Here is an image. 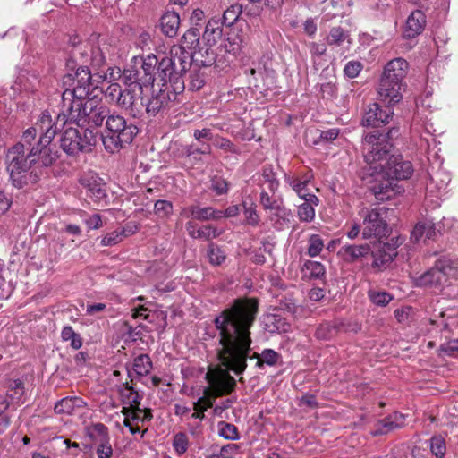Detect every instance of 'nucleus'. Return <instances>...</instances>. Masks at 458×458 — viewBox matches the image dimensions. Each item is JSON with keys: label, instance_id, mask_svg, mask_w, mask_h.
<instances>
[{"label": "nucleus", "instance_id": "a211bd4d", "mask_svg": "<svg viewBox=\"0 0 458 458\" xmlns=\"http://www.w3.org/2000/svg\"><path fill=\"white\" fill-rule=\"evenodd\" d=\"M81 184L87 190L88 196L95 202H101L107 198L106 185L97 174H87L81 178Z\"/></svg>", "mask_w": 458, "mask_h": 458}, {"label": "nucleus", "instance_id": "39448f33", "mask_svg": "<svg viewBox=\"0 0 458 458\" xmlns=\"http://www.w3.org/2000/svg\"><path fill=\"white\" fill-rule=\"evenodd\" d=\"M138 133L139 129L136 125L128 123L123 115L114 112L109 120H106L102 142L105 149L114 154L131 144Z\"/></svg>", "mask_w": 458, "mask_h": 458}, {"label": "nucleus", "instance_id": "473e14b6", "mask_svg": "<svg viewBox=\"0 0 458 458\" xmlns=\"http://www.w3.org/2000/svg\"><path fill=\"white\" fill-rule=\"evenodd\" d=\"M319 199L317 196H310L302 204L298 206L297 216L301 222H311L315 218V207L318 206Z\"/></svg>", "mask_w": 458, "mask_h": 458}, {"label": "nucleus", "instance_id": "49530a36", "mask_svg": "<svg viewBox=\"0 0 458 458\" xmlns=\"http://www.w3.org/2000/svg\"><path fill=\"white\" fill-rule=\"evenodd\" d=\"M199 30L197 28H191L189 29L182 36V45L179 46L180 47H183L185 50L186 48L191 50L195 49V47L199 45Z\"/></svg>", "mask_w": 458, "mask_h": 458}, {"label": "nucleus", "instance_id": "58836bf2", "mask_svg": "<svg viewBox=\"0 0 458 458\" xmlns=\"http://www.w3.org/2000/svg\"><path fill=\"white\" fill-rule=\"evenodd\" d=\"M222 25L223 22H220L218 19L209 20L203 33L204 39L209 44H215L216 39L220 38L222 36Z\"/></svg>", "mask_w": 458, "mask_h": 458}, {"label": "nucleus", "instance_id": "37998d69", "mask_svg": "<svg viewBox=\"0 0 458 458\" xmlns=\"http://www.w3.org/2000/svg\"><path fill=\"white\" fill-rule=\"evenodd\" d=\"M152 369V361L148 354H140L133 360V370L140 376H147Z\"/></svg>", "mask_w": 458, "mask_h": 458}, {"label": "nucleus", "instance_id": "a19ab883", "mask_svg": "<svg viewBox=\"0 0 458 458\" xmlns=\"http://www.w3.org/2000/svg\"><path fill=\"white\" fill-rule=\"evenodd\" d=\"M349 38L348 31L344 30L340 26H335L330 29L327 36L326 37L327 45L329 47H340L345 40Z\"/></svg>", "mask_w": 458, "mask_h": 458}, {"label": "nucleus", "instance_id": "6ab92c4d", "mask_svg": "<svg viewBox=\"0 0 458 458\" xmlns=\"http://www.w3.org/2000/svg\"><path fill=\"white\" fill-rule=\"evenodd\" d=\"M338 254L346 263H363L370 254V246L367 243L344 244L340 248Z\"/></svg>", "mask_w": 458, "mask_h": 458}, {"label": "nucleus", "instance_id": "b1692460", "mask_svg": "<svg viewBox=\"0 0 458 458\" xmlns=\"http://www.w3.org/2000/svg\"><path fill=\"white\" fill-rule=\"evenodd\" d=\"M426 25V15L420 10L413 11L406 21L403 35L407 38H413L420 35Z\"/></svg>", "mask_w": 458, "mask_h": 458}, {"label": "nucleus", "instance_id": "6e6552de", "mask_svg": "<svg viewBox=\"0 0 458 458\" xmlns=\"http://www.w3.org/2000/svg\"><path fill=\"white\" fill-rule=\"evenodd\" d=\"M17 149L9 148L6 154V161L8 163L7 170L9 172L12 185L16 189L24 188L29 182L36 183L42 176L41 171L31 169L27 164L26 159H22Z\"/></svg>", "mask_w": 458, "mask_h": 458}, {"label": "nucleus", "instance_id": "603ef678", "mask_svg": "<svg viewBox=\"0 0 458 458\" xmlns=\"http://www.w3.org/2000/svg\"><path fill=\"white\" fill-rule=\"evenodd\" d=\"M207 256L209 263L214 266L221 265L226 257L221 248L215 243H210L208 246Z\"/></svg>", "mask_w": 458, "mask_h": 458}, {"label": "nucleus", "instance_id": "8fccbe9b", "mask_svg": "<svg viewBox=\"0 0 458 458\" xmlns=\"http://www.w3.org/2000/svg\"><path fill=\"white\" fill-rule=\"evenodd\" d=\"M7 387V395L10 400L19 403L24 394L23 383L20 379L10 380Z\"/></svg>", "mask_w": 458, "mask_h": 458}, {"label": "nucleus", "instance_id": "7c9ffc66", "mask_svg": "<svg viewBox=\"0 0 458 458\" xmlns=\"http://www.w3.org/2000/svg\"><path fill=\"white\" fill-rule=\"evenodd\" d=\"M260 203L264 209L270 210L277 216H284L289 214V211L283 206L281 199L272 197L266 191L260 193Z\"/></svg>", "mask_w": 458, "mask_h": 458}, {"label": "nucleus", "instance_id": "4c0bfd02", "mask_svg": "<svg viewBox=\"0 0 458 458\" xmlns=\"http://www.w3.org/2000/svg\"><path fill=\"white\" fill-rule=\"evenodd\" d=\"M301 272L303 276L309 279H321L325 276L326 269L320 262L307 260L301 267Z\"/></svg>", "mask_w": 458, "mask_h": 458}, {"label": "nucleus", "instance_id": "de8ad7c7", "mask_svg": "<svg viewBox=\"0 0 458 458\" xmlns=\"http://www.w3.org/2000/svg\"><path fill=\"white\" fill-rule=\"evenodd\" d=\"M121 79L123 82L128 86L137 84L139 85L140 89H142V87L144 86L140 80V72L133 66L128 67L122 71Z\"/></svg>", "mask_w": 458, "mask_h": 458}, {"label": "nucleus", "instance_id": "2f4dec72", "mask_svg": "<svg viewBox=\"0 0 458 458\" xmlns=\"http://www.w3.org/2000/svg\"><path fill=\"white\" fill-rule=\"evenodd\" d=\"M436 262L437 267L444 274L445 280L448 277L458 278V257L443 256Z\"/></svg>", "mask_w": 458, "mask_h": 458}, {"label": "nucleus", "instance_id": "bf43d9fd", "mask_svg": "<svg viewBox=\"0 0 458 458\" xmlns=\"http://www.w3.org/2000/svg\"><path fill=\"white\" fill-rule=\"evenodd\" d=\"M264 182L268 183V189L270 191L275 192L277 191L279 186V182L276 178V174L273 170L272 165H265L262 168L261 174Z\"/></svg>", "mask_w": 458, "mask_h": 458}, {"label": "nucleus", "instance_id": "1a4fd4ad", "mask_svg": "<svg viewBox=\"0 0 458 458\" xmlns=\"http://www.w3.org/2000/svg\"><path fill=\"white\" fill-rule=\"evenodd\" d=\"M97 142V136L92 130L84 129L82 134L78 129L69 127L64 130L60 139L61 148L69 156L88 153Z\"/></svg>", "mask_w": 458, "mask_h": 458}, {"label": "nucleus", "instance_id": "2eb2a0df", "mask_svg": "<svg viewBox=\"0 0 458 458\" xmlns=\"http://www.w3.org/2000/svg\"><path fill=\"white\" fill-rule=\"evenodd\" d=\"M413 171V165L410 161L403 160L400 155H391L388 161H386L384 170L377 177L407 180L412 175Z\"/></svg>", "mask_w": 458, "mask_h": 458}, {"label": "nucleus", "instance_id": "f8f14e48", "mask_svg": "<svg viewBox=\"0 0 458 458\" xmlns=\"http://www.w3.org/2000/svg\"><path fill=\"white\" fill-rule=\"evenodd\" d=\"M64 92L85 99L93 89L91 72L89 67L77 68L74 74L68 73L63 78Z\"/></svg>", "mask_w": 458, "mask_h": 458}, {"label": "nucleus", "instance_id": "72a5a7b5", "mask_svg": "<svg viewBox=\"0 0 458 458\" xmlns=\"http://www.w3.org/2000/svg\"><path fill=\"white\" fill-rule=\"evenodd\" d=\"M312 177L311 172H307L301 176L284 174V182L295 193H300L301 189L304 186H308Z\"/></svg>", "mask_w": 458, "mask_h": 458}, {"label": "nucleus", "instance_id": "9d476101", "mask_svg": "<svg viewBox=\"0 0 458 458\" xmlns=\"http://www.w3.org/2000/svg\"><path fill=\"white\" fill-rule=\"evenodd\" d=\"M85 99L77 98L70 93L63 92L60 104V112L56 117V122L52 123L53 127L56 125L58 131L67 123H74L81 126L82 119L85 118V111L89 108V103Z\"/></svg>", "mask_w": 458, "mask_h": 458}, {"label": "nucleus", "instance_id": "c9c22d12", "mask_svg": "<svg viewBox=\"0 0 458 458\" xmlns=\"http://www.w3.org/2000/svg\"><path fill=\"white\" fill-rule=\"evenodd\" d=\"M342 327L340 322H324L316 329L315 335L319 340H330L337 335Z\"/></svg>", "mask_w": 458, "mask_h": 458}, {"label": "nucleus", "instance_id": "f257e3e1", "mask_svg": "<svg viewBox=\"0 0 458 458\" xmlns=\"http://www.w3.org/2000/svg\"><path fill=\"white\" fill-rule=\"evenodd\" d=\"M259 313L255 298H238L215 318L216 352L221 364L236 375L244 372L251 351V332Z\"/></svg>", "mask_w": 458, "mask_h": 458}, {"label": "nucleus", "instance_id": "c85d7f7f", "mask_svg": "<svg viewBox=\"0 0 458 458\" xmlns=\"http://www.w3.org/2000/svg\"><path fill=\"white\" fill-rule=\"evenodd\" d=\"M85 437L90 441V448L110 437L108 428L101 423H91L85 428Z\"/></svg>", "mask_w": 458, "mask_h": 458}, {"label": "nucleus", "instance_id": "dca6fc26", "mask_svg": "<svg viewBox=\"0 0 458 458\" xmlns=\"http://www.w3.org/2000/svg\"><path fill=\"white\" fill-rule=\"evenodd\" d=\"M369 255L373 258L371 267L377 271H382L397 256L396 247L388 242H379L374 245L373 249L370 248Z\"/></svg>", "mask_w": 458, "mask_h": 458}, {"label": "nucleus", "instance_id": "412c9836", "mask_svg": "<svg viewBox=\"0 0 458 458\" xmlns=\"http://www.w3.org/2000/svg\"><path fill=\"white\" fill-rule=\"evenodd\" d=\"M221 60L218 59V55H216L210 47L200 48L198 51H190V67L192 65L196 67H209L215 64L216 67L223 68L220 64Z\"/></svg>", "mask_w": 458, "mask_h": 458}, {"label": "nucleus", "instance_id": "f03ea898", "mask_svg": "<svg viewBox=\"0 0 458 458\" xmlns=\"http://www.w3.org/2000/svg\"><path fill=\"white\" fill-rule=\"evenodd\" d=\"M58 131L57 125L54 128L52 119L48 113L44 112L35 126L26 129L21 141L11 148L22 154V159L31 169L41 171L51 166L59 157L58 151L52 144ZM19 157L21 155H18Z\"/></svg>", "mask_w": 458, "mask_h": 458}, {"label": "nucleus", "instance_id": "052dcab7", "mask_svg": "<svg viewBox=\"0 0 458 458\" xmlns=\"http://www.w3.org/2000/svg\"><path fill=\"white\" fill-rule=\"evenodd\" d=\"M189 446V439L185 433L179 432L174 436L173 447L174 451L179 454H183Z\"/></svg>", "mask_w": 458, "mask_h": 458}, {"label": "nucleus", "instance_id": "f704fd0d", "mask_svg": "<svg viewBox=\"0 0 458 458\" xmlns=\"http://www.w3.org/2000/svg\"><path fill=\"white\" fill-rule=\"evenodd\" d=\"M390 180L391 179L387 178V180L377 182L370 187L371 191L377 200L384 201L391 199L394 195V187Z\"/></svg>", "mask_w": 458, "mask_h": 458}, {"label": "nucleus", "instance_id": "9b49d317", "mask_svg": "<svg viewBox=\"0 0 458 458\" xmlns=\"http://www.w3.org/2000/svg\"><path fill=\"white\" fill-rule=\"evenodd\" d=\"M387 210L385 208H362L359 215L362 218V238H382L388 234L389 227L386 220Z\"/></svg>", "mask_w": 458, "mask_h": 458}, {"label": "nucleus", "instance_id": "aec40b11", "mask_svg": "<svg viewBox=\"0 0 458 458\" xmlns=\"http://www.w3.org/2000/svg\"><path fill=\"white\" fill-rule=\"evenodd\" d=\"M91 47L87 44L72 42V48L69 51V57L66 61V66L71 71L77 68L88 67L86 64L89 62Z\"/></svg>", "mask_w": 458, "mask_h": 458}, {"label": "nucleus", "instance_id": "cd10ccee", "mask_svg": "<svg viewBox=\"0 0 458 458\" xmlns=\"http://www.w3.org/2000/svg\"><path fill=\"white\" fill-rule=\"evenodd\" d=\"M437 235L435 223L428 218L419 221L411 233V239L414 242L433 239Z\"/></svg>", "mask_w": 458, "mask_h": 458}, {"label": "nucleus", "instance_id": "13d9d810", "mask_svg": "<svg viewBox=\"0 0 458 458\" xmlns=\"http://www.w3.org/2000/svg\"><path fill=\"white\" fill-rule=\"evenodd\" d=\"M219 436L228 440H238L240 438L237 427L227 422L219 423Z\"/></svg>", "mask_w": 458, "mask_h": 458}, {"label": "nucleus", "instance_id": "4d7b16f0", "mask_svg": "<svg viewBox=\"0 0 458 458\" xmlns=\"http://www.w3.org/2000/svg\"><path fill=\"white\" fill-rule=\"evenodd\" d=\"M429 441L431 453L436 458H443L446 452L445 439L441 436H433Z\"/></svg>", "mask_w": 458, "mask_h": 458}, {"label": "nucleus", "instance_id": "f3484780", "mask_svg": "<svg viewBox=\"0 0 458 458\" xmlns=\"http://www.w3.org/2000/svg\"><path fill=\"white\" fill-rule=\"evenodd\" d=\"M116 106L125 110L133 118H140L144 114L143 98L131 89L123 91L121 98H118Z\"/></svg>", "mask_w": 458, "mask_h": 458}, {"label": "nucleus", "instance_id": "c03bdc74", "mask_svg": "<svg viewBox=\"0 0 458 458\" xmlns=\"http://www.w3.org/2000/svg\"><path fill=\"white\" fill-rule=\"evenodd\" d=\"M221 218V210L212 207L201 208L200 206L196 205L195 220L204 222L209 220H219Z\"/></svg>", "mask_w": 458, "mask_h": 458}, {"label": "nucleus", "instance_id": "393cba45", "mask_svg": "<svg viewBox=\"0 0 458 458\" xmlns=\"http://www.w3.org/2000/svg\"><path fill=\"white\" fill-rule=\"evenodd\" d=\"M446 282L444 274L435 266L420 276L415 278V284L419 287H441Z\"/></svg>", "mask_w": 458, "mask_h": 458}, {"label": "nucleus", "instance_id": "5fc2aeb1", "mask_svg": "<svg viewBox=\"0 0 458 458\" xmlns=\"http://www.w3.org/2000/svg\"><path fill=\"white\" fill-rule=\"evenodd\" d=\"M242 13V6L239 4H232L223 13V24L230 27L239 19Z\"/></svg>", "mask_w": 458, "mask_h": 458}, {"label": "nucleus", "instance_id": "a18cd8bd", "mask_svg": "<svg viewBox=\"0 0 458 458\" xmlns=\"http://www.w3.org/2000/svg\"><path fill=\"white\" fill-rule=\"evenodd\" d=\"M242 206L243 208L244 214V223L246 225L256 226L259 223V216L256 210V205L251 201V199L242 200Z\"/></svg>", "mask_w": 458, "mask_h": 458}, {"label": "nucleus", "instance_id": "09e8293b", "mask_svg": "<svg viewBox=\"0 0 458 458\" xmlns=\"http://www.w3.org/2000/svg\"><path fill=\"white\" fill-rule=\"evenodd\" d=\"M38 78L35 74L28 73V76L21 75L18 77L15 81V85L17 86V89L24 90V91H34L37 89V84H38Z\"/></svg>", "mask_w": 458, "mask_h": 458}, {"label": "nucleus", "instance_id": "a878e982", "mask_svg": "<svg viewBox=\"0 0 458 458\" xmlns=\"http://www.w3.org/2000/svg\"><path fill=\"white\" fill-rule=\"evenodd\" d=\"M141 59V69L143 72L140 79L141 82L144 86L155 85V81L157 79V66L159 64V58L157 55L151 54Z\"/></svg>", "mask_w": 458, "mask_h": 458}, {"label": "nucleus", "instance_id": "6e6d98bb", "mask_svg": "<svg viewBox=\"0 0 458 458\" xmlns=\"http://www.w3.org/2000/svg\"><path fill=\"white\" fill-rule=\"evenodd\" d=\"M123 91L121 85L117 82H109L108 85L103 89L105 98L115 106L117 104L118 98H121Z\"/></svg>", "mask_w": 458, "mask_h": 458}, {"label": "nucleus", "instance_id": "69168bd1", "mask_svg": "<svg viewBox=\"0 0 458 458\" xmlns=\"http://www.w3.org/2000/svg\"><path fill=\"white\" fill-rule=\"evenodd\" d=\"M152 412L150 409H141L139 406H135L133 408V412L131 416V419L136 424L144 423L147 421H150L152 420Z\"/></svg>", "mask_w": 458, "mask_h": 458}, {"label": "nucleus", "instance_id": "338daca9", "mask_svg": "<svg viewBox=\"0 0 458 458\" xmlns=\"http://www.w3.org/2000/svg\"><path fill=\"white\" fill-rule=\"evenodd\" d=\"M214 145L215 147L223 149L225 151L233 153V154H239L240 149L227 138L221 137L219 135H216L214 139Z\"/></svg>", "mask_w": 458, "mask_h": 458}, {"label": "nucleus", "instance_id": "7ed1b4c3", "mask_svg": "<svg viewBox=\"0 0 458 458\" xmlns=\"http://www.w3.org/2000/svg\"><path fill=\"white\" fill-rule=\"evenodd\" d=\"M397 131L394 128L390 129L386 133L373 131L367 133L362 140V155L365 162L369 165V172L371 176L381 174L386 161H388L393 148L390 141L391 134Z\"/></svg>", "mask_w": 458, "mask_h": 458}, {"label": "nucleus", "instance_id": "e2e57ef3", "mask_svg": "<svg viewBox=\"0 0 458 458\" xmlns=\"http://www.w3.org/2000/svg\"><path fill=\"white\" fill-rule=\"evenodd\" d=\"M221 231H219L216 227L211 225H206L203 226H199L197 239H201L205 241H209L211 239L217 238L220 236Z\"/></svg>", "mask_w": 458, "mask_h": 458}, {"label": "nucleus", "instance_id": "680f3d73", "mask_svg": "<svg viewBox=\"0 0 458 458\" xmlns=\"http://www.w3.org/2000/svg\"><path fill=\"white\" fill-rule=\"evenodd\" d=\"M126 236L125 229L115 230L105 235L101 240L102 246H114L123 241Z\"/></svg>", "mask_w": 458, "mask_h": 458}, {"label": "nucleus", "instance_id": "4be33fe9", "mask_svg": "<svg viewBox=\"0 0 458 458\" xmlns=\"http://www.w3.org/2000/svg\"><path fill=\"white\" fill-rule=\"evenodd\" d=\"M89 106H90L85 111V118L82 119L81 126H82L85 122H87L90 127H100L103 125L104 122L106 126V120H109V116L113 114L109 107L103 104L92 106V103H89Z\"/></svg>", "mask_w": 458, "mask_h": 458}, {"label": "nucleus", "instance_id": "4468645a", "mask_svg": "<svg viewBox=\"0 0 458 458\" xmlns=\"http://www.w3.org/2000/svg\"><path fill=\"white\" fill-rule=\"evenodd\" d=\"M385 104L386 106L382 108L377 102L369 103L364 108L361 124L367 127L377 128L389 123L394 116V111L392 109L394 105Z\"/></svg>", "mask_w": 458, "mask_h": 458}, {"label": "nucleus", "instance_id": "864d4df0", "mask_svg": "<svg viewBox=\"0 0 458 458\" xmlns=\"http://www.w3.org/2000/svg\"><path fill=\"white\" fill-rule=\"evenodd\" d=\"M324 248V241L318 234H311L308 239L307 254L311 257H317Z\"/></svg>", "mask_w": 458, "mask_h": 458}, {"label": "nucleus", "instance_id": "423d86ee", "mask_svg": "<svg viewBox=\"0 0 458 458\" xmlns=\"http://www.w3.org/2000/svg\"><path fill=\"white\" fill-rule=\"evenodd\" d=\"M190 51L173 46L169 54L159 59L157 78L161 82L183 83L182 76L190 69Z\"/></svg>", "mask_w": 458, "mask_h": 458}, {"label": "nucleus", "instance_id": "3c124183", "mask_svg": "<svg viewBox=\"0 0 458 458\" xmlns=\"http://www.w3.org/2000/svg\"><path fill=\"white\" fill-rule=\"evenodd\" d=\"M192 66L193 68L190 73L189 88L191 90H199L206 83V75L199 67Z\"/></svg>", "mask_w": 458, "mask_h": 458}, {"label": "nucleus", "instance_id": "e433bc0d", "mask_svg": "<svg viewBox=\"0 0 458 458\" xmlns=\"http://www.w3.org/2000/svg\"><path fill=\"white\" fill-rule=\"evenodd\" d=\"M119 394L123 403L128 404L132 408L140 404L142 397L129 383L123 385L119 390Z\"/></svg>", "mask_w": 458, "mask_h": 458}, {"label": "nucleus", "instance_id": "ddd939ff", "mask_svg": "<svg viewBox=\"0 0 458 458\" xmlns=\"http://www.w3.org/2000/svg\"><path fill=\"white\" fill-rule=\"evenodd\" d=\"M208 386L204 394L213 399L231 394L235 386V379L226 371L208 370L205 376Z\"/></svg>", "mask_w": 458, "mask_h": 458}, {"label": "nucleus", "instance_id": "79ce46f5", "mask_svg": "<svg viewBox=\"0 0 458 458\" xmlns=\"http://www.w3.org/2000/svg\"><path fill=\"white\" fill-rule=\"evenodd\" d=\"M242 39L238 34H230L226 40L221 45L220 51H224L232 56H236L241 52Z\"/></svg>", "mask_w": 458, "mask_h": 458}, {"label": "nucleus", "instance_id": "0e129e2a", "mask_svg": "<svg viewBox=\"0 0 458 458\" xmlns=\"http://www.w3.org/2000/svg\"><path fill=\"white\" fill-rule=\"evenodd\" d=\"M91 66L96 70H100L106 64V56L99 47H91L89 58Z\"/></svg>", "mask_w": 458, "mask_h": 458}, {"label": "nucleus", "instance_id": "ea45409f", "mask_svg": "<svg viewBox=\"0 0 458 458\" xmlns=\"http://www.w3.org/2000/svg\"><path fill=\"white\" fill-rule=\"evenodd\" d=\"M281 360L282 356L280 353L273 349L267 348L264 349L260 354H259V360H257L256 366L259 369L263 368L264 365L274 367L280 363Z\"/></svg>", "mask_w": 458, "mask_h": 458}, {"label": "nucleus", "instance_id": "20e7f679", "mask_svg": "<svg viewBox=\"0 0 458 458\" xmlns=\"http://www.w3.org/2000/svg\"><path fill=\"white\" fill-rule=\"evenodd\" d=\"M408 69V62L401 57L394 58L386 64L377 87L379 101L395 105L402 100L403 80Z\"/></svg>", "mask_w": 458, "mask_h": 458}, {"label": "nucleus", "instance_id": "774afa93", "mask_svg": "<svg viewBox=\"0 0 458 458\" xmlns=\"http://www.w3.org/2000/svg\"><path fill=\"white\" fill-rule=\"evenodd\" d=\"M98 458H112L114 450L111 445V437L95 445Z\"/></svg>", "mask_w": 458, "mask_h": 458}, {"label": "nucleus", "instance_id": "0eeeda50", "mask_svg": "<svg viewBox=\"0 0 458 458\" xmlns=\"http://www.w3.org/2000/svg\"><path fill=\"white\" fill-rule=\"evenodd\" d=\"M151 87V96L144 103V114L148 117H156L169 109L184 89L183 83L173 85L168 82H157Z\"/></svg>", "mask_w": 458, "mask_h": 458}, {"label": "nucleus", "instance_id": "bb28decb", "mask_svg": "<svg viewBox=\"0 0 458 458\" xmlns=\"http://www.w3.org/2000/svg\"><path fill=\"white\" fill-rule=\"evenodd\" d=\"M87 407V403L79 396H67L58 401L55 405L56 414L72 415Z\"/></svg>", "mask_w": 458, "mask_h": 458}, {"label": "nucleus", "instance_id": "c756f323", "mask_svg": "<svg viewBox=\"0 0 458 458\" xmlns=\"http://www.w3.org/2000/svg\"><path fill=\"white\" fill-rule=\"evenodd\" d=\"M180 26V17L176 12H166L160 18V28L162 32L169 37L174 38L177 35Z\"/></svg>", "mask_w": 458, "mask_h": 458}, {"label": "nucleus", "instance_id": "5701e85b", "mask_svg": "<svg viewBox=\"0 0 458 458\" xmlns=\"http://www.w3.org/2000/svg\"><path fill=\"white\" fill-rule=\"evenodd\" d=\"M405 416L400 412H394L387 417L380 420L376 424V428L372 431L373 436L386 435L394 429L404 426Z\"/></svg>", "mask_w": 458, "mask_h": 458}]
</instances>
